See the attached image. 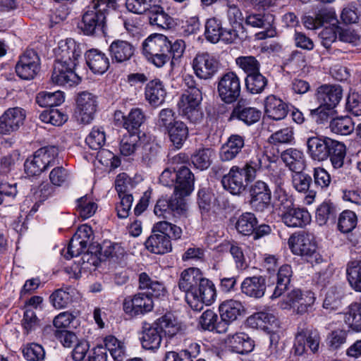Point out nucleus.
Here are the masks:
<instances>
[{"label": "nucleus", "mask_w": 361, "mask_h": 361, "mask_svg": "<svg viewBox=\"0 0 361 361\" xmlns=\"http://www.w3.org/2000/svg\"><path fill=\"white\" fill-rule=\"evenodd\" d=\"M268 80L265 76L259 73V71L247 75L245 78V86L251 94H259L267 87Z\"/></svg>", "instance_id": "nucleus-44"}, {"label": "nucleus", "mask_w": 361, "mask_h": 361, "mask_svg": "<svg viewBox=\"0 0 361 361\" xmlns=\"http://www.w3.org/2000/svg\"><path fill=\"white\" fill-rule=\"evenodd\" d=\"M145 120L142 111L139 108L133 109L123 123V126L130 133L138 129Z\"/></svg>", "instance_id": "nucleus-53"}, {"label": "nucleus", "mask_w": 361, "mask_h": 361, "mask_svg": "<svg viewBox=\"0 0 361 361\" xmlns=\"http://www.w3.org/2000/svg\"><path fill=\"white\" fill-rule=\"evenodd\" d=\"M257 224V219L255 214L251 212H245L239 216L235 224V228L240 233L250 235L253 233Z\"/></svg>", "instance_id": "nucleus-45"}, {"label": "nucleus", "mask_w": 361, "mask_h": 361, "mask_svg": "<svg viewBox=\"0 0 361 361\" xmlns=\"http://www.w3.org/2000/svg\"><path fill=\"white\" fill-rule=\"evenodd\" d=\"M217 92L220 99L226 104L238 101L240 95L241 86L238 76L234 72H228L219 79Z\"/></svg>", "instance_id": "nucleus-11"}, {"label": "nucleus", "mask_w": 361, "mask_h": 361, "mask_svg": "<svg viewBox=\"0 0 361 361\" xmlns=\"http://www.w3.org/2000/svg\"><path fill=\"white\" fill-rule=\"evenodd\" d=\"M335 140L322 135H313L307 139V152L309 157L317 161L326 160L329 157Z\"/></svg>", "instance_id": "nucleus-13"}, {"label": "nucleus", "mask_w": 361, "mask_h": 361, "mask_svg": "<svg viewBox=\"0 0 361 361\" xmlns=\"http://www.w3.org/2000/svg\"><path fill=\"white\" fill-rule=\"evenodd\" d=\"M81 54L79 46L74 41L66 42L59 47L58 59L51 77L53 83L71 87L80 82V77L74 70Z\"/></svg>", "instance_id": "nucleus-1"}, {"label": "nucleus", "mask_w": 361, "mask_h": 361, "mask_svg": "<svg viewBox=\"0 0 361 361\" xmlns=\"http://www.w3.org/2000/svg\"><path fill=\"white\" fill-rule=\"evenodd\" d=\"M336 215L335 206L331 202H323L317 209L316 220L320 225H324L328 220H334Z\"/></svg>", "instance_id": "nucleus-51"}, {"label": "nucleus", "mask_w": 361, "mask_h": 361, "mask_svg": "<svg viewBox=\"0 0 361 361\" xmlns=\"http://www.w3.org/2000/svg\"><path fill=\"white\" fill-rule=\"evenodd\" d=\"M345 154V146L344 144L336 140L329 157L334 169H338L343 166Z\"/></svg>", "instance_id": "nucleus-55"}, {"label": "nucleus", "mask_w": 361, "mask_h": 361, "mask_svg": "<svg viewBox=\"0 0 361 361\" xmlns=\"http://www.w3.org/2000/svg\"><path fill=\"white\" fill-rule=\"evenodd\" d=\"M139 287L146 293H139L133 298H126L123 303V311L131 317L144 314L150 312L154 306L152 298L164 296L166 290L163 285L157 280L152 279L146 273H142L139 277Z\"/></svg>", "instance_id": "nucleus-2"}, {"label": "nucleus", "mask_w": 361, "mask_h": 361, "mask_svg": "<svg viewBox=\"0 0 361 361\" xmlns=\"http://www.w3.org/2000/svg\"><path fill=\"white\" fill-rule=\"evenodd\" d=\"M293 130L291 128H285L277 130L269 137V142L274 145L289 144L294 140Z\"/></svg>", "instance_id": "nucleus-64"}, {"label": "nucleus", "mask_w": 361, "mask_h": 361, "mask_svg": "<svg viewBox=\"0 0 361 361\" xmlns=\"http://www.w3.org/2000/svg\"><path fill=\"white\" fill-rule=\"evenodd\" d=\"M135 47L132 43L121 39L114 40L109 47L112 61L123 63L129 61L135 54Z\"/></svg>", "instance_id": "nucleus-28"}, {"label": "nucleus", "mask_w": 361, "mask_h": 361, "mask_svg": "<svg viewBox=\"0 0 361 361\" xmlns=\"http://www.w3.org/2000/svg\"><path fill=\"white\" fill-rule=\"evenodd\" d=\"M216 297L214 285L209 286L207 283L202 285V288L190 290L185 293V301L194 311L200 312L203 309L204 305H210Z\"/></svg>", "instance_id": "nucleus-16"}, {"label": "nucleus", "mask_w": 361, "mask_h": 361, "mask_svg": "<svg viewBox=\"0 0 361 361\" xmlns=\"http://www.w3.org/2000/svg\"><path fill=\"white\" fill-rule=\"evenodd\" d=\"M274 19V16L270 13L252 14L246 18L245 23L252 27L264 29V31L258 34V38L262 39L275 36L276 30L273 27Z\"/></svg>", "instance_id": "nucleus-24"}, {"label": "nucleus", "mask_w": 361, "mask_h": 361, "mask_svg": "<svg viewBox=\"0 0 361 361\" xmlns=\"http://www.w3.org/2000/svg\"><path fill=\"white\" fill-rule=\"evenodd\" d=\"M169 47V41L166 36L154 34L142 42V54L148 61L157 67H162L170 59Z\"/></svg>", "instance_id": "nucleus-4"}, {"label": "nucleus", "mask_w": 361, "mask_h": 361, "mask_svg": "<svg viewBox=\"0 0 361 361\" xmlns=\"http://www.w3.org/2000/svg\"><path fill=\"white\" fill-rule=\"evenodd\" d=\"M231 351L238 354H246L254 348L253 341L244 333L228 335L226 340Z\"/></svg>", "instance_id": "nucleus-32"}, {"label": "nucleus", "mask_w": 361, "mask_h": 361, "mask_svg": "<svg viewBox=\"0 0 361 361\" xmlns=\"http://www.w3.org/2000/svg\"><path fill=\"white\" fill-rule=\"evenodd\" d=\"M235 63L247 75L259 71V61L252 56H239L235 59Z\"/></svg>", "instance_id": "nucleus-62"}, {"label": "nucleus", "mask_w": 361, "mask_h": 361, "mask_svg": "<svg viewBox=\"0 0 361 361\" xmlns=\"http://www.w3.org/2000/svg\"><path fill=\"white\" fill-rule=\"evenodd\" d=\"M264 113L270 118L280 121L286 118L288 106L281 98L271 94L264 99Z\"/></svg>", "instance_id": "nucleus-29"}, {"label": "nucleus", "mask_w": 361, "mask_h": 361, "mask_svg": "<svg viewBox=\"0 0 361 361\" xmlns=\"http://www.w3.org/2000/svg\"><path fill=\"white\" fill-rule=\"evenodd\" d=\"M36 102L42 107L59 106L64 102L63 92L59 90L54 92H40L37 95Z\"/></svg>", "instance_id": "nucleus-46"}, {"label": "nucleus", "mask_w": 361, "mask_h": 361, "mask_svg": "<svg viewBox=\"0 0 361 361\" xmlns=\"http://www.w3.org/2000/svg\"><path fill=\"white\" fill-rule=\"evenodd\" d=\"M154 324L161 333L164 332L169 337H173L180 331L179 326L170 314L162 316Z\"/></svg>", "instance_id": "nucleus-48"}, {"label": "nucleus", "mask_w": 361, "mask_h": 361, "mask_svg": "<svg viewBox=\"0 0 361 361\" xmlns=\"http://www.w3.org/2000/svg\"><path fill=\"white\" fill-rule=\"evenodd\" d=\"M154 228L155 231L167 234L173 240L180 239L183 233L180 227L165 221L157 223Z\"/></svg>", "instance_id": "nucleus-61"}, {"label": "nucleus", "mask_w": 361, "mask_h": 361, "mask_svg": "<svg viewBox=\"0 0 361 361\" xmlns=\"http://www.w3.org/2000/svg\"><path fill=\"white\" fill-rule=\"evenodd\" d=\"M357 222V218L355 213L350 210H345L339 216L338 228L343 233H350L355 228Z\"/></svg>", "instance_id": "nucleus-50"}, {"label": "nucleus", "mask_w": 361, "mask_h": 361, "mask_svg": "<svg viewBox=\"0 0 361 361\" xmlns=\"http://www.w3.org/2000/svg\"><path fill=\"white\" fill-rule=\"evenodd\" d=\"M70 288L56 290L49 297L50 302L56 309H63L68 307L71 302Z\"/></svg>", "instance_id": "nucleus-54"}, {"label": "nucleus", "mask_w": 361, "mask_h": 361, "mask_svg": "<svg viewBox=\"0 0 361 361\" xmlns=\"http://www.w3.org/2000/svg\"><path fill=\"white\" fill-rule=\"evenodd\" d=\"M161 0H126V6L135 14L147 13L151 25L166 29L172 24V18L160 5Z\"/></svg>", "instance_id": "nucleus-3"}, {"label": "nucleus", "mask_w": 361, "mask_h": 361, "mask_svg": "<svg viewBox=\"0 0 361 361\" xmlns=\"http://www.w3.org/2000/svg\"><path fill=\"white\" fill-rule=\"evenodd\" d=\"M265 290V279L262 276L247 277L241 283L242 293L251 298H262Z\"/></svg>", "instance_id": "nucleus-33"}, {"label": "nucleus", "mask_w": 361, "mask_h": 361, "mask_svg": "<svg viewBox=\"0 0 361 361\" xmlns=\"http://www.w3.org/2000/svg\"><path fill=\"white\" fill-rule=\"evenodd\" d=\"M25 118L23 109L19 107L10 108L0 116V133L10 134L17 130Z\"/></svg>", "instance_id": "nucleus-23"}, {"label": "nucleus", "mask_w": 361, "mask_h": 361, "mask_svg": "<svg viewBox=\"0 0 361 361\" xmlns=\"http://www.w3.org/2000/svg\"><path fill=\"white\" fill-rule=\"evenodd\" d=\"M59 150L55 146H47L37 150L31 159H27L25 164V171L27 176L39 175L49 166L56 164Z\"/></svg>", "instance_id": "nucleus-6"}, {"label": "nucleus", "mask_w": 361, "mask_h": 361, "mask_svg": "<svg viewBox=\"0 0 361 361\" xmlns=\"http://www.w3.org/2000/svg\"><path fill=\"white\" fill-rule=\"evenodd\" d=\"M77 118L80 123L89 124L94 118L97 107V97L91 92L78 93L76 99Z\"/></svg>", "instance_id": "nucleus-14"}, {"label": "nucleus", "mask_w": 361, "mask_h": 361, "mask_svg": "<svg viewBox=\"0 0 361 361\" xmlns=\"http://www.w3.org/2000/svg\"><path fill=\"white\" fill-rule=\"evenodd\" d=\"M167 133L173 145L177 149H180L188 138V128L183 122L178 121L167 130Z\"/></svg>", "instance_id": "nucleus-40"}, {"label": "nucleus", "mask_w": 361, "mask_h": 361, "mask_svg": "<svg viewBox=\"0 0 361 361\" xmlns=\"http://www.w3.org/2000/svg\"><path fill=\"white\" fill-rule=\"evenodd\" d=\"M214 285L209 279L203 277L202 274L198 268H189L184 270L178 282L180 290L186 292L202 288V285Z\"/></svg>", "instance_id": "nucleus-19"}, {"label": "nucleus", "mask_w": 361, "mask_h": 361, "mask_svg": "<svg viewBox=\"0 0 361 361\" xmlns=\"http://www.w3.org/2000/svg\"><path fill=\"white\" fill-rule=\"evenodd\" d=\"M192 69L201 80H209L217 73L219 63L212 55L205 52L197 54L192 60Z\"/></svg>", "instance_id": "nucleus-15"}, {"label": "nucleus", "mask_w": 361, "mask_h": 361, "mask_svg": "<svg viewBox=\"0 0 361 361\" xmlns=\"http://www.w3.org/2000/svg\"><path fill=\"white\" fill-rule=\"evenodd\" d=\"M251 208L257 212H264L271 205V190L266 182L258 180L254 182L249 188Z\"/></svg>", "instance_id": "nucleus-10"}, {"label": "nucleus", "mask_w": 361, "mask_h": 361, "mask_svg": "<svg viewBox=\"0 0 361 361\" xmlns=\"http://www.w3.org/2000/svg\"><path fill=\"white\" fill-rule=\"evenodd\" d=\"M194 175L190 170L181 166L176 172L175 190L180 191L183 195H190L193 190Z\"/></svg>", "instance_id": "nucleus-36"}, {"label": "nucleus", "mask_w": 361, "mask_h": 361, "mask_svg": "<svg viewBox=\"0 0 361 361\" xmlns=\"http://www.w3.org/2000/svg\"><path fill=\"white\" fill-rule=\"evenodd\" d=\"M189 195H183L182 192L175 190L169 197L159 198L154 207V214L164 219L169 216L176 218H186L188 215V206L185 197Z\"/></svg>", "instance_id": "nucleus-5"}, {"label": "nucleus", "mask_w": 361, "mask_h": 361, "mask_svg": "<svg viewBox=\"0 0 361 361\" xmlns=\"http://www.w3.org/2000/svg\"><path fill=\"white\" fill-rule=\"evenodd\" d=\"M243 169L238 166H233L228 173L224 175L221 183L224 188L233 195H240L246 188V183Z\"/></svg>", "instance_id": "nucleus-21"}, {"label": "nucleus", "mask_w": 361, "mask_h": 361, "mask_svg": "<svg viewBox=\"0 0 361 361\" xmlns=\"http://www.w3.org/2000/svg\"><path fill=\"white\" fill-rule=\"evenodd\" d=\"M54 188L49 183H42L36 188L32 190V195L30 197L32 201L35 202L30 213H35L38 210L39 205L47 200L54 193Z\"/></svg>", "instance_id": "nucleus-39"}, {"label": "nucleus", "mask_w": 361, "mask_h": 361, "mask_svg": "<svg viewBox=\"0 0 361 361\" xmlns=\"http://www.w3.org/2000/svg\"><path fill=\"white\" fill-rule=\"evenodd\" d=\"M348 281L356 291L361 292V262H351L346 269Z\"/></svg>", "instance_id": "nucleus-52"}, {"label": "nucleus", "mask_w": 361, "mask_h": 361, "mask_svg": "<svg viewBox=\"0 0 361 361\" xmlns=\"http://www.w3.org/2000/svg\"><path fill=\"white\" fill-rule=\"evenodd\" d=\"M329 128L334 133L348 135L355 130V123L350 116H339L331 121Z\"/></svg>", "instance_id": "nucleus-42"}, {"label": "nucleus", "mask_w": 361, "mask_h": 361, "mask_svg": "<svg viewBox=\"0 0 361 361\" xmlns=\"http://www.w3.org/2000/svg\"><path fill=\"white\" fill-rule=\"evenodd\" d=\"M39 118L44 123L60 126L67 121L68 116L59 109L51 108L43 111L39 115Z\"/></svg>", "instance_id": "nucleus-49"}, {"label": "nucleus", "mask_w": 361, "mask_h": 361, "mask_svg": "<svg viewBox=\"0 0 361 361\" xmlns=\"http://www.w3.org/2000/svg\"><path fill=\"white\" fill-rule=\"evenodd\" d=\"M86 63L90 69L97 74L104 73L109 67V59L101 51L92 49L85 54Z\"/></svg>", "instance_id": "nucleus-30"}, {"label": "nucleus", "mask_w": 361, "mask_h": 361, "mask_svg": "<svg viewBox=\"0 0 361 361\" xmlns=\"http://www.w3.org/2000/svg\"><path fill=\"white\" fill-rule=\"evenodd\" d=\"M249 321L254 322L257 326L262 329H269V326H276L278 325L276 317L273 314L264 312L255 313L249 318Z\"/></svg>", "instance_id": "nucleus-58"}, {"label": "nucleus", "mask_w": 361, "mask_h": 361, "mask_svg": "<svg viewBox=\"0 0 361 361\" xmlns=\"http://www.w3.org/2000/svg\"><path fill=\"white\" fill-rule=\"evenodd\" d=\"M281 218L288 227H304L311 221V216L305 208H300L295 205L281 213Z\"/></svg>", "instance_id": "nucleus-27"}, {"label": "nucleus", "mask_w": 361, "mask_h": 361, "mask_svg": "<svg viewBox=\"0 0 361 361\" xmlns=\"http://www.w3.org/2000/svg\"><path fill=\"white\" fill-rule=\"evenodd\" d=\"M321 336L317 329L311 327H299L295 336L293 351L295 355H302L306 352V346L313 353L318 352Z\"/></svg>", "instance_id": "nucleus-9"}, {"label": "nucleus", "mask_w": 361, "mask_h": 361, "mask_svg": "<svg viewBox=\"0 0 361 361\" xmlns=\"http://www.w3.org/2000/svg\"><path fill=\"white\" fill-rule=\"evenodd\" d=\"M107 11L96 8L94 5L88 7L82 16L78 27L87 35H94L104 33L106 24L105 13Z\"/></svg>", "instance_id": "nucleus-8"}, {"label": "nucleus", "mask_w": 361, "mask_h": 361, "mask_svg": "<svg viewBox=\"0 0 361 361\" xmlns=\"http://www.w3.org/2000/svg\"><path fill=\"white\" fill-rule=\"evenodd\" d=\"M212 151L209 149L198 150L192 156L193 165L200 170L207 169L211 165Z\"/></svg>", "instance_id": "nucleus-59"}, {"label": "nucleus", "mask_w": 361, "mask_h": 361, "mask_svg": "<svg viewBox=\"0 0 361 361\" xmlns=\"http://www.w3.org/2000/svg\"><path fill=\"white\" fill-rule=\"evenodd\" d=\"M104 345L106 351L109 350L115 361H123L126 356L124 343L114 336L105 337Z\"/></svg>", "instance_id": "nucleus-43"}, {"label": "nucleus", "mask_w": 361, "mask_h": 361, "mask_svg": "<svg viewBox=\"0 0 361 361\" xmlns=\"http://www.w3.org/2000/svg\"><path fill=\"white\" fill-rule=\"evenodd\" d=\"M292 184L293 188L299 192H307L310 187L312 177L303 173V171H297L292 174Z\"/></svg>", "instance_id": "nucleus-56"}, {"label": "nucleus", "mask_w": 361, "mask_h": 361, "mask_svg": "<svg viewBox=\"0 0 361 361\" xmlns=\"http://www.w3.org/2000/svg\"><path fill=\"white\" fill-rule=\"evenodd\" d=\"M202 99L201 90L199 88H192L186 90L178 102L183 114L193 123H199L202 119V113L199 107Z\"/></svg>", "instance_id": "nucleus-7"}, {"label": "nucleus", "mask_w": 361, "mask_h": 361, "mask_svg": "<svg viewBox=\"0 0 361 361\" xmlns=\"http://www.w3.org/2000/svg\"><path fill=\"white\" fill-rule=\"evenodd\" d=\"M166 94L162 82L158 79L149 81L145 87V98L153 106L161 104L165 99Z\"/></svg>", "instance_id": "nucleus-35"}, {"label": "nucleus", "mask_w": 361, "mask_h": 361, "mask_svg": "<svg viewBox=\"0 0 361 361\" xmlns=\"http://www.w3.org/2000/svg\"><path fill=\"white\" fill-rule=\"evenodd\" d=\"M245 137L238 134L230 135L219 151V158L222 161H229L236 158L245 148Z\"/></svg>", "instance_id": "nucleus-25"}, {"label": "nucleus", "mask_w": 361, "mask_h": 361, "mask_svg": "<svg viewBox=\"0 0 361 361\" xmlns=\"http://www.w3.org/2000/svg\"><path fill=\"white\" fill-rule=\"evenodd\" d=\"M23 353L24 357L29 361H41L45 356L44 348L37 343L27 345L23 348Z\"/></svg>", "instance_id": "nucleus-63"}, {"label": "nucleus", "mask_w": 361, "mask_h": 361, "mask_svg": "<svg viewBox=\"0 0 361 361\" xmlns=\"http://www.w3.org/2000/svg\"><path fill=\"white\" fill-rule=\"evenodd\" d=\"M293 271L288 264L281 266L277 273L276 286L271 296V299L280 297L288 288L290 283Z\"/></svg>", "instance_id": "nucleus-38"}, {"label": "nucleus", "mask_w": 361, "mask_h": 361, "mask_svg": "<svg viewBox=\"0 0 361 361\" xmlns=\"http://www.w3.org/2000/svg\"><path fill=\"white\" fill-rule=\"evenodd\" d=\"M140 138L137 135L128 133L120 141V153L124 157L133 156L140 147Z\"/></svg>", "instance_id": "nucleus-41"}, {"label": "nucleus", "mask_w": 361, "mask_h": 361, "mask_svg": "<svg viewBox=\"0 0 361 361\" xmlns=\"http://www.w3.org/2000/svg\"><path fill=\"white\" fill-rule=\"evenodd\" d=\"M243 152L247 154L248 159L241 169H243L245 180L252 181L256 178L257 173L265 167L268 157L263 151L257 149L245 148Z\"/></svg>", "instance_id": "nucleus-17"}, {"label": "nucleus", "mask_w": 361, "mask_h": 361, "mask_svg": "<svg viewBox=\"0 0 361 361\" xmlns=\"http://www.w3.org/2000/svg\"><path fill=\"white\" fill-rule=\"evenodd\" d=\"M275 197L281 214L294 206L292 196L280 185L275 190Z\"/></svg>", "instance_id": "nucleus-60"}, {"label": "nucleus", "mask_w": 361, "mask_h": 361, "mask_svg": "<svg viewBox=\"0 0 361 361\" xmlns=\"http://www.w3.org/2000/svg\"><path fill=\"white\" fill-rule=\"evenodd\" d=\"M261 114V111L255 107L250 106L246 99H240L233 106L229 121L236 119L247 126H251L259 121Z\"/></svg>", "instance_id": "nucleus-18"}, {"label": "nucleus", "mask_w": 361, "mask_h": 361, "mask_svg": "<svg viewBox=\"0 0 361 361\" xmlns=\"http://www.w3.org/2000/svg\"><path fill=\"white\" fill-rule=\"evenodd\" d=\"M315 97L321 106L327 109H332L336 106L342 97V89L337 85H323L316 91Z\"/></svg>", "instance_id": "nucleus-22"}, {"label": "nucleus", "mask_w": 361, "mask_h": 361, "mask_svg": "<svg viewBox=\"0 0 361 361\" xmlns=\"http://www.w3.org/2000/svg\"><path fill=\"white\" fill-rule=\"evenodd\" d=\"M105 141V133L102 128H93L85 139L86 144L94 150L100 149L104 145Z\"/></svg>", "instance_id": "nucleus-57"}, {"label": "nucleus", "mask_w": 361, "mask_h": 361, "mask_svg": "<svg viewBox=\"0 0 361 361\" xmlns=\"http://www.w3.org/2000/svg\"><path fill=\"white\" fill-rule=\"evenodd\" d=\"M141 341L142 347L145 349L155 350L159 348L161 335L154 323L144 327Z\"/></svg>", "instance_id": "nucleus-37"}, {"label": "nucleus", "mask_w": 361, "mask_h": 361, "mask_svg": "<svg viewBox=\"0 0 361 361\" xmlns=\"http://www.w3.org/2000/svg\"><path fill=\"white\" fill-rule=\"evenodd\" d=\"M222 321L230 323L242 316L245 310L243 304L238 300H227L224 301L219 307Z\"/></svg>", "instance_id": "nucleus-31"}, {"label": "nucleus", "mask_w": 361, "mask_h": 361, "mask_svg": "<svg viewBox=\"0 0 361 361\" xmlns=\"http://www.w3.org/2000/svg\"><path fill=\"white\" fill-rule=\"evenodd\" d=\"M222 25L219 20L216 18H209L205 24V37L212 43H217L221 40Z\"/></svg>", "instance_id": "nucleus-47"}, {"label": "nucleus", "mask_w": 361, "mask_h": 361, "mask_svg": "<svg viewBox=\"0 0 361 361\" xmlns=\"http://www.w3.org/2000/svg\"><path fill=\"white\" fill-rule=\"evenodd\" d=\"M281 158L293 173L303 171L305 168V155L300 150L295 148L287 149L281 153Z\"/></svg>", "instance_id": "nucleus-34"}, {"label": "nucleus", "mask_w": 361, "mask_h": 361, "mask_svg": "<svg viewBox=\"0 0 361 361\" xmlns=\"http://www.w3.org/2000/svg\"><path fill=\"white\" fill-rule=\"evenodd\" d=\"M40 70V59L33 49H27L20 56L16 65L18 76L23 80H32Z\"/></svg>", "instance_id": "nucleus-12"}, {"label": "nucleus", "mask_w": 361, "mask_h": 361, "mask_svg": "<svg viewBox=\"0 0 361 361\" xmlns=\"http://www.w3.org/2000/svg\"><path fill=\"white\" fill-rule=\"evenodd\" d=\"M293 254L300 256H312L316 251V245L312 236L305 233L291 235L288 241Z\"/></svg>", "instance_id": "nucleus-20"}, {"label": "nucleus", "mask_w": 361, "mask_h": 361, "mask_svg": "<svg viewBox=\"0 0 361 361\" xmlns=\"http://www.w3.org/2000/svg\"><path fill=\"white\" fill-rule=\"evenodd\" d=\"M145 245L148 251L157 255H164L172 249L169 235L155 231L154 226L152 234L146 240Z\"/></svg>", "instance_id": "nucleus-26"}]
</instances>
